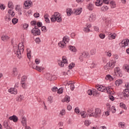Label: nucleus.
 <instances>
[{"label":"nucleus","instance_id":"nucleus-64","mask_svg":"<svg viewBox=\"0 0 129 129\" xmlns=\"http://www.w3.org/2000/svg\"><path fill=\"white\" fill-rule=\"evenodd\" d=\"M0 9L1 10H2L3 11H4V10L6 9V6H5V5L4 4L0 5Z\"/></svg>","mask_w":129,"mask_h":129},{"label":"nucleus","instance_id":"nucleus-12","mask_svg":"<svg viewBox=\"0 0 129 129\" xmlns=\"http://www.w3.org/2000/svg\"><path fill=\"white\" fill-rule=\"evenodd\" d=\"M32 7V1H26L24 3V9H30Z\"/></svg>","mask_w":129,"mask_h":129},{"label":"nucleus","instance_id":"nucleus-18","mask_svg":"<svg viewBox=\"0 0 129 129\" xmlns=\"http://www.w3.org/2000/svg\"><path fill=\"white\" fill-rule=\"evenodd\" d=\"M121 44H123V45L122 47H125L126 46H128L129 45V40L128 39H125L123 41H122L121 43H120V45Z\"/></svg>","mask_w":129,"mask_h":129},{"label":"nucleus","instance_id":"nucleus-57","mask_svg":"<svg viewBox=\"0 0 129 129\" xmlns=\"http://www.w3.org/2000/svg\"><path fill=\"white\" fill-rule=\"evenodd\" d=\"M75 88V86L73 84H72V82L71 83V85H70V89L72 90V91H73Z\"/></svg>","mask_w":129,"mask_h":129},{"label":"nucleus","instance_id":"nucleus-39","mask_svg":"<svg viewBox=\"0 0 129 129\" xmlns=\"http://www.w3.org/2000/svg\"><path fill=\"white\" fill-rule=\"evenodd\" d=\"M63 42H64L66 44H67V43H69V37L68 36H64L63 38Z\"/></svg>","mask_w":129,"mask_h":129},{"label":"nucleus","instance_id":"nucleus-9","mask_svg":"<svg viewBox=\"0 0 129 129\" xmlns=\"http://www.w3.org/2000/svg\"><path fill=\"white\" fill-rule=\"evenodd\" d=\"M114 72L115 75H116V76L117 77H122V73H121V70H120V68H119V67H116L114 69Z\"/></svg>","mask_w":129,"mask_h":129},{"label":"nucleus","instance_id":"nucleus-61","mask_svg":"<svg viewBox=\"0 0 129 129\" xmlns=\"http://www.w3.org/2000/svg\"><path fill=\"white\" fill-rule=\"evenodd\" d=\"M10 124H9V122L5 121L3 123V125L4 126V127H7V128H8L9 125Z\"/></svg>","mask_w":129,"mask_h":129},{"label":"nucleus","instance_id":"nucleus-51","mask_svg":"<svg viewBox=\"0 0 129 129\" xmlns=\"http://www.w3.org/2000/svg\"><path fill=\"white\" fill-rule=\"evenodd\" d=\"M105 23L106 25H107V26H108V25L110 24V23H111V21H110V19L107 18L105 20Z\"/></svg>","mask_w":129,"mask_h":129},{"label":"nucleus","instance_id":"nucleus-56","mask_svg":"<svg viewBox=\"0 0 129 129\" xmlns=\"http://www.w3.org/2000/svg\"><path fill=\"white\" fill-rule=\"evenodd\" d=\"M74 66H75V64H74V63L73 62L71 63L68 67L69 69H72V68H73Z\"/></svg>","mask_w":129,"mask_h":129},{"label":"nucleus","instance_id":"nucleus-21","mask_svg":"<svg viewBox=\"0 0 129 129\" xmlns=\"http://www.w3.org/2000/svg\"><path fill=\"white\" fill-rule=\"evenodd\" d=\"M21 123L23 126H26L27 125V118H26V117H22Z\"/></svg>","mask_w":129,"mask_h":129},{"label":"nucleus","instance_id":"nucleus-17","mask_svg":"<svg viewBox=\"0 0 129 129\" xmlns=\"http://www.w3.org/2000/svg\"><path fill=\"white\" fill-rule=\"evenodd\" d=\"M8 92L11 94H18V91L16 88H12L8 90Z\"/></svg>","mask_w":129,"mask_h":129},{"label":"nucleus","instance_id":"nucleus-41","mask_svg":"<svg viewBox=\"0 0 129 129\" xmlns=\"http://www.w3.org/2000/svg\"><path fill=\"white\" fill-rule=\"evenodd\" d=\"M1 39L3 41H8V40H9V39H10V37H9V36H3L1 37Z\"/></svg>","mask_w":129,"mask_h":129},{"label":"nucleus","instance_id":"nucleus-33","mask_svg":"<svg viewBox=\"0 0 129 129\" xmlns=\"http://www.w3.org/2000/svg\"><path fill=\"white\" fill-rule=\"evenodd\" d=\"M69 49L72 52H77V49H76V48L75 46H73L72 45L69 46Z\"/></svg>","mask_w":129,"mask_h":129},{"label":"nucleus","instance_id":"nucleus-1","mask_svg":"<svg viewBox=\"0 0 129 129\" xmlns=\"http://www.w3.org/2000/svg\"><path fill=\"white\" fill-rule=\"evenodd\" d=\"M14 53L16 54L17 57L19 59L22 58V53L24 52V43L23 42L20 43L17 46L14 47Z\"/></svg>","mask_w":129,"mask_h":129},{"label":"nucleus","instance_id":"nucleus-22","mask_svg":"<svg viewBox=\"0 0 129 129\" xmlns=\"http://www.w3.org/2000/svg\"><path fill=\"white\" fill-rule=\"evenodd\" d=\"M123 95L124 97H129V92L128 89H125L123 91Z\"/></svg>","mask_w":129,"mask_h":129},{"label":"nucleus","instance_id":"nucleus-5","mask_svg":"<svg viewBox=\"0 0 129 129\" xmlns=\"http://www.w3.org/2000/svg\"><path fill=\"white\" fill-rule=\"evenodd\" d=\"M8 15L6 16L5 19L6 21H11L12 20V18H14L15 17V12L13 9H9L8 10Z\"/></svg>","mask_w":129,"mask_h":129},{"label":"nucleus","instance_id":"nucleus-23","mask_svg":"<svg viewBox=\"0 0 129 129\" xmlns=\"http://www.w3.org/2000/svg\"><path fill=\"white\" fill-rule=\"evenodd\" d=\"M24 98H25V97H24V95H20L17 97L16 101H19V102L23 101Z\"/></svg>","mask_w":129,"mask_h":129},{"label":"nucleus","instance_id":"nucleus-25","mask_svg":"<svg viewBox=\"0 0 129 129\" xmlns=\"http://www.w3.org/2000/svg\"><path fill=\"white\" fill-rule=\"evenodd\" d=\"M73 14V11L72 10V9L68 8L67 9V15L69 17H70L71 15Z\"/></svg>","mask_w":129,"mask_h":129},{"label":"nucleus","instance_id":"nucleus-38","mask_svg":"<svg viewBox=\"0 0 129 129\" xmlns=\"http://www.w3.org/2000/svg\"><path fill=\"white\" fill-rule=\"evenodd\" d=\"M119 106L121 107V108H123V109H125V110H126L127 109V108L126 107V105L124 104L123 103H120Z\"/></svg>","mask_w":129,"mask_h":129},{"label":"nucleus","instance_id":"nucleus-54","mask_svg":"<svg viewBox=\"0 0 129 129\" xmlns=\"http://www.w3.org/2000/svg\"><path fill=\"white\" fill-rule=\"evenodd\" d=\"M18 22H19V20L17 18H13L12 19V23L13 25H16V24H17Z\"/></svg>","mask_w":129,"mask_h":129},{"label":"nucleus","instance_id":"nucleus-3","mask_svg":"<svg viewBox=\"0 0 129 129\" xmlns=\"http://www.w3.org/2000/svg\"><path fill=\"white\" fill-rule=\"evenodd\" d=\"M50 20L52 23H55V22H57V23H61L62 22V15L58 12H55L51 18Z\"/></svg>","mask_w":129,"mask_h":129},{"label":"nucleus","instance_id":"nucleus-4","mask_svg":"<svg viewBox=\"0 0 129 129\" xmlns=\"http://www.w3.org/2000/svg\"><path fill=\"white\" fill-rule=\"evenodd\" d=\"M102 113V111L100 108H96L95 109L94 112L89 114V116L90 117H95V118H99L100 116H101V114Z\"/></svg>","mask_w":129,"mask_h":129},{"label":"nucleus","instance_id":"nucleus-31","mask_svg":"<svg viewBox=\"0 0 129 129\" xmlns=\"http://www.w3.org/2000/svg\"><path fill=\"white\" fill-rule=\"evenodd\" d=\"M106 80H109V81H112L113 78L110 75H107L105 78Z\"/></svg>","mask_w":129,"mask_h":129},{"label":"nucleus","instance_id":"nucleus-27","mask_svg":"<svg viewBox=\"0 0 129 129\" xmlns=\"http://www.w3.org/2000/svg\"><path fill=\"white\" fill-rule=\"evenodd\" d=\"M87 8L89 11H93L94 9V5H93L92 4H89L87 6Z\"/></svg>","mask_w":129,"mask_h":129},{"label":"nucleus","instance_id":"nucleus-2","mask_svg":"<svg viewBox=\"0 0 129 129\" xmlns=\"http://www.w3.org/2000/svg\"><path fill=\"white\" fill-rule=\"evenodd\" d=\"M96 88L97 90L101 92H105V91H106L109 94H113V93H114V92H113L112 89L110 88V87H105L102 85H98L97 86Z\"/></svg>","mask_w":129,"mask_h":129},{"label":"nucleus","instance_id":"nucleus-34","mask_svg":"<svg viewBox=\"0 0 129 129\" xmlns=\"http://www.w3.org/2000/svg\"><path fill=\"white\" fill-rule=\"evenodd\" d=\"M8 7L9 9H14V4L12 1H9L8 4Z\"/></svg>","mask_w":129,"mask_h":129},{"label":"nucleus","instance_id":"nucleus-58","mask_svg":"<svg viewBox=\"0 0 129 129\" xmlns=\"http://www.w3.org/2000/svg\"><path fill=\"white\" fill-rule=\"evenodd\" d=\"M75 112H76L77 114H79V113H80V110L79 109V108L76 107L75 109Z\"/></svg>","mask_w":129,"mask_h":129},{"label":"nucleus","instance_id":"nucleus-14","mask_svg":"<svg viewBox=\"0 0 129 129\" xmlns=\"http://www.w3.org/2000/svg\"><path fill=\"white\" fill-rule=\"evenodd\" d=\"M116 63V61L111 60L108 63H107V64L109 66L110 68H114Z\"/></svg>","mask_w":129,"mask_h":129},{"label":"nucleus","instance_id":"nucleus-13","mask_svg":"<svg viewBox=\"0 0 129 129\" xmlns=\"http://www.w3.org/2000/svg\"><path fill=\"white\" fill-rule=\"evenodd\" d=\"M116 38V34L115 33L109 32L108 33V40H114Z\"/></svg>","mask_w":129,"mask_h":129},{"label":"nucleus","instance_id":"nucleus-44","mask_svg":"<svg viewBox=\"0 0 129 129\" xmlns=\"http://www.w3.org/2000/svg\"><path fill=\"white\" fill-rule=\"evenodd\" d=\"M123 69H125V71H127L129 73V65L124 64L123 67Z\"/></svg>","mask_w":129,"mask_h":129},{"label":"nucleus","instance_id":"nucleus-26","mask_svg":"<svg viewBox=\"0 0 129 129\" xmlns=\"http://www.w3.org/2000/svg\"><path fill=\"white\" fill-rule=\"evenodd\" d=\"M44 70L45 68H44L43 67H39L38 66H36L35 70H37V71H38V72H41Z\"/></svg>","mask_w":129,"mask_h":129},{"label":"nucleus","instance_id":"nucleus-37","mask_svg":"<svg viewBox=\"0 0 129 129\" xmlns=\"http://www.w3.org/2000/svg\"><path fill=\"white\" fill-rule=\"evenodd\" d=\"M121 84H122V80H117L115 82V84L116 86H119Z\"/></svg>","mask_w":129,"mask_h":129},{"label":"nucleus","instance_id":"nucleus-40","mask_svg":"<svg viewBox=\"0 0 129 129\" xmlns=\"http://www.w3.org/2000/svg\"><path fill=\"white\" fill-rule=\"evenodd\" d=\"M53 96H49L47 98V101L49 102V103H52L53 102Z\"/></svg>","mask_w":129,"mask_h":129},{"label":"nucleus","instance_id":"nucleus-59","mask_svg":"<svg viewBox=\"0 0 129 129\" xmlns=\"http://www.w3.org/2000/svg\"><path fill=\"white\" fill-rule=\"evenodd\" d=\"M112 57H113V59H114V60H117V59H118V58H119L118 55H117L116 54H113L112 55Z\"/></svg>","mask_w":129,"mask_h":129},{"label":"nucleus","instance_id":"nucleus-16","mask_svg":"<svg viewBox=\"0 0 129 129\" xmlns=\"http://www.w3.org/2000/svg\"><path fill=\"white\" fill-rule=\"evenodd\" d=\"M18 73H19L18 71V68H13L12 72V75L13 77H16L18 76Z\"/></svg>","mask_w":129,"mask_h":129},{"label":"nucleus","instance_id":"nucleus-47","mask_svg":"<svg viewBox=\"0 0 129 129\" xmlns=\"http://www.w3.org/2000/svg\"><path fill=\"white\" fill-rule=\"evenodd\" d=\"M23 30H28V28H29V24L27 23H24L23 24Z\"/></svg>","mask_w":129,"mask_h":129},{"label":"nucleus","instance_id":"nucleus-55","mask_svg":"<svg viewBox=\"0 0 129 129\" xmlns=\"http://www.w3.org/2000/svg\"><path fill=\"white\" fill-rule=\"evenodd\" d=\"M64 101L66 102H69L70 101V97H69V96H66L64 98Z\"/></svg>","mask_w":129,"mask_h":129},{"label":"nucleus","instance_id":"nucleus-35","mask_svg":"<svg viewBox=\"0 0 129 129\" xmlns=\"http://www.w3.org/2000/svg\"><path fill=\"white\" fill-rule=\"evenodd\" d=\"M110 114V111L106 110V111H104L103 112L102 115L103 116H108Z\"/></svg>","mask_w":129,"mask_h":129},{"label":"nucleus","instance_id":"nucleus-19","mask_svg":"<svg viewBox=\"0 0 129 129\" xmlns=\"http://www.w3.org/2000/svg\"><path fill=\"white\" fill-rule=\"evenodd\" d=\"M103 5V2L102 0H96L95 2V6L96 7H101Z\"/></svg>","mask_w":129,"mask_h":129},{"label":"nucleus","instance_id":"nucleus-48","mask_svg":"<svg viewBox=\"0 0 129 129\" xmlns=\"http://www.w3.org/2000/svg\"><path fill=\"white\" fill-rule=\"evenodd\" d=\"M59 114L61 116H63V115H65V114H66V111H65V109H62L61 110H60Z\"/></svg>","mask_w":129,"mask_h":129},{"label":"nucleus","instance_id":"nucleus-52","mask_svg":"<svg viewBox=\"0 0 129 129\" xmlns=\"http://www.w3.org/2000/svg\"><path fill=\"white\" fill-rule=\"evenodd\" d=\"M90 123H91V121H90V120H86L85 121V125H86V126L90 125Z\"/></svg>","mask_w":129,"mask_h":129},{"label":"nucleus","instance_id":"nucleus-50","mask_svg":"<svg viewBox=\"0 0 129 129\" xmlns=\"http://www.w3.org/2000/svg\"><path fill=\"white\" fill-rule=\"evenodd\" d=\"M90 53L91 55H95V54H96V49H91Z\"/></svg>","mask_w":129,"mask_h":129},{"label":"nucleus","instance_id":"nucleus-8","mask_svg":"<svg viewBox=\"0 0 129 129\" xmlns=\"http://www.w3.org/2000/svg\"><path fill=\"white\" fill-rule=\"evenodd\" d=\"M31 33L34 36H39L41 35V31L37 26H35V27L31 30Z\"/></svg>","mask_w":129,"mask_h":129},{"label":"nucleus","instance_id":"nucleus-45","mask_svg":"<svg viewBox=\"0 0 129 129\" xmlns=\"http://www.w3.org/2000/svg\"><path fill=\"white\" fill-rule=\"evenodd\" d=\"M31 53H32V51L31 50H27V57L28 59H31V58H32V55H31Z\"/></svg>","mask_w":129,"mask_h":129},{"label":"nucleus","instance_id":"nucleus-46","mask_svg":"<svg viewBox=\"0 0 129 129\" xmlns=\"http://www.w3.org/2000/svg\"><path fill=\"white\" fill-rule=\"evenodd\" d=\"M21 87L22 88H27V84L26 82H21Z\"/></svg>","mask_w":129,"mask_h":129},{"label":"nucleus","instance_id":"nucleus-29","mask_svg":"<svg viewBox=\"0 0 129 129\" xmlns=\"http://www.w3.org/2000/svg\"><path fill=\"white\" fill-rule=\"evenodd\" d=\"M96 90L93 89L92 90H88L87 93L88 95H92L94 93H96Z\"/></svg>","mask_w":129,"mask_h":129},{"label":"nucleus","instance_id":"nucleus-6","mask_svg":"<svg viewBox=\"0 0 129 129\" xmlns=\"http://www.w3.org/2000/svg\"><path fill=\"white\" fill-rule=\"evenodd\" d=\"M58 65L60 67H64V65L68 64V60H67V57L66 56H63L62 57V60L58 61Z\"/></svg>","mask_w":129,"mask_h":129},{"label":"nucleus","instance_id":"nucleus-32","mask_svg":"<svg viewBox=\"0 0 129 129\" xmlns=\"http://www.w3.org/2000/svg\"><path fill=\"white\" fill-rule=\"evenodd\" d=\"M53 76L52 75L50 74L49 73L46 74V78L48 79V80H49L50 81H52L53 80Z\"/></svg>","mask_w":129,"mask_h":129},{"label":"nucleus","instance_id":"nucleus-42","mask_svg":"<svg viewBox=\"0 0 129 129\" xmlns=\"http://www.w3.org/2000/svg\"><path fill=\"white\" fill-rule=\"evenodd\" d=\"M108 7L106 6H104L101 8V12H106V11H108Z\"/></svg>","mask_w":129,"mask_h":129},{"label":"nucleus","instance_id":"nucleus-63","mask_svg":"<svg viewBox=\"0 0 129 129\" xmlns=\"http://www.w3.org/2000/svg\"><path fill=\"white\" fill-rule=\"evenodd\" d=\"M40 59L36 58L35 60V64H36V65H39V64H40Z\"/></svg>","mask_w":129,"mask_h":129},{"label":"nucleus","instance_id":"nucleus-60","mask_svg":"<svg viewBox=\"0 0 129 129\" xmlns=\"http://www.w3.org/2000/svg\"><path fill=\"white\" fill-rule=\"evenodd\" d=\"M41 31L43 33H46V32H47V28H46L45 26H42L41 27Z\"/></svg>","mask_w":129,"mask_h":129},{"label":"nucleus","instance_id":"nucleus-24","mask_svg":"<svg viewBox=\"0 0 129 129\" xmlns=\"http://www.w3.org/2000/svg\"><path fill=\"white\" fill-rule=\"evenodd\" d=\"M44 18L46 23H47V24H49V23H50V20L49 19V14L47 13L44 14Z\"/></svg>","mask_w":129,"mask_h":129},{"label":"nucleus","instance_id":"nucleus-62","mask_svg":"<svg viewBox=\"0 0 129 129\" xmlns=\"http://www.w3.org/2000/svg\"><path fill=\"white\" fill-rule=\"evenodd\" d=\"M107 110L110 111V104L109 103H107L106 105Z\"/></svg>","mask_w":129,"mask_h":129},{"label":"nucleus","instance_id":"nucleus-7","mask_svg":"<svg viewBox=\"0 0 129 129\" xmlns=\"http://www.w3.org/2000/svg\"><path fill=\"white\" fill-rule=\"evenodd\" d=\"M89 56V53L88 52H83L81 55H80L79 57V59L80 60V62H83L86 58H88Z\"/></svg>","mask_w":129,"mask_h":129},{"label":"nucleus","instance_id":"nucleus-11","mask_svg":"<svg viewBox=\"0 0 129 129\" xmlns=\"http://www.w3.org/2000/svg\"><path fill=\"white\" fill-rule=\"evenodd\" d=\"M82 13V8H78L73 10V14L75 16H79Z\"/></svg>","mask_w":129,"mask_h":129},{"label":"nucleus","instance_id":"nucleus-36","mask_svg":"<svg viewBox=\"0 0 129 129\" xmlns=\"http://www.w3.org/2000/svg\"><path fill=\"white\" fill-rule=\"evenodd\" d=\"M110 7L112 9H115L116 7V4H115V2L111 1L110 3Z\"/></svg>","mask_w":129,"mask_h":129},{"label":"nucleus","instance_id":"nucleus-49","mask_svg":"<svg viewBox=\"0 0 129 129\" xmlns=\"http://www.w3.org/2000/svg\"><path fill=\"white\" fill-rule=\"evenodd\" d=\"M27 79H28V77H27L26 76H23L21 78V82H26Z\"/></svg>","mask_w":129,"mask_h":129},{"label":"nucleus","instance_id":"nucleus-30","mask_svg":"<svg viewBox=\"0 0 129 129\" xmlns=\"http://www.w3.org/2000/svg\"><path fill=\"white\" fill-rule=\"evenodd\" d=\"M118 125L119 127H121V128L124 129L125 123H124V122H119L118 123Z\"/></svg>","mask_w":129,"mask_h":129},{"label":"nucleus","instance_id":"nucleus-43","mask_svg":"<svg viewBox=\"0 0 129 129\" xmlns=\"http://www.w3.org/2000/svg\"><path fill=\"white\" fill-rule=\"evenodd\" d=\"M81 115L83 118H85L87 116V113L85 111L81 112Z\"/></svg>","mask_w":129,"mask_h":129},{"label":"nucleus","instance_id":"nucleus-53","mask_svg":"<svg viewBox=\"0 0 129 129\" xmlns=\"http://www.w3.org/2000/svg\"><path fill=\"white\" fill-rule=\"evenodd\" d=\"M111 110L112 113H115V112H116V109H115V106H112L111 108Z\"/></svg>","mask_w":129,"mask_h":129},{"label":"nucleus","instance_id":"nucleus-28","mask_svg":"<svg viewBox=\"0 0 129 129\" xmlns=\"http://www.w3.org/2000/svg\"><path fill=\"white\" fill-rule=\"evenodd\" d=\"M58 45L60 48H64L66 46V43L64 41H61L58 42Z\"/></svg>","mask_w":129,"mask_h":129},{"label":"nucleus","instance_id":"nucleus-15","mask_svg":"<svg viewBox=\"0 0 129 129\" xmlns=\"http://www.w3.org/2000/svg\"><path fill=\"white\" fill-rule=\"evenodd\" d=\"M96 20V15L95 14L92 13L91 14L89 17V21L90 22H94Z\"/></svg>","mask_w":129,"mask_h":129},{"label":"nucleus","instance_id":"nucleus-10","mask_svg":"<svg viewBox=\"0 0 129 129\" xmlns=\"http://www.w3.org/2000/svg\"><path fill=\"white\" fill-rule=\"evenodd\" d=\"M92 27V25L90 23H87L86 24V27H84L83 31L85 33H89V32H91L90 31V28Z\"/></svg>","mask_w":129,"mask_h":129},{"label":"nucleus","instance_id":"nucleus-20","mask_svg":"<svg viewBox=\"0 0 129 129\" xmlns=\"http://www.w3.org/2000/svg\"><path fill=\"white\" fill-rule=\"evenodd\" d=\"M9 119L10 120H13V121H14V122H17V121H18V118L17 117V116L13 115L12 116H10L9 117Z\"/></svg>","mask_w":129,"mask_h":129}]
</instances>
